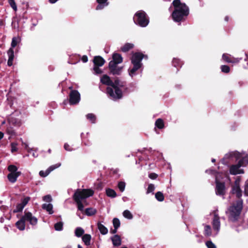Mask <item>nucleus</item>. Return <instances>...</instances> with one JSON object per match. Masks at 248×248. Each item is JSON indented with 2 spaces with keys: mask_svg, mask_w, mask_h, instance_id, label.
I'll return each instance as SVG.
<instances>
[{
  "mask_svg": "<svg viewBox=\"0 0 248 248\" xmlns=\"http://www.w3.org/2000/svg\"><path fill=\"white\" fill-rule=\"evenodd\" d=\"M101 82L103 84L110 86L107 88V93L113 100L122 98L123 93L127 91V87L123 82L119 79H116L113 82L109 77L106 75L101 78Z\"/></svg>",
  "mask_w": 248,
  "mask_h": 248,
  "instance_id": "1",
  "label": "nucleus"
},
{
  "mask_svg": "<svg viewBox=\"0 0 248 248\" xmlns=\"http://www.w3.org/2000/svg\"><path fill=\"white\" fill-rule=\"evenodd\" d=\"M174 10L171 16L174 21L179 22L186 19L189 14V8L180 0H174L172 2Z\"/></svg>",
  "mask_w": 248,
  "mask_h": 248,
  "instance_id": "2",
  "label": "nucleus"
},
{
  "mask_svg": "<svg viewBox=\"0 0 248 248\" xmlns=\"http://www.w3.org/2000/svg\"><path fill=\"white\" fill-rule=\"evenodd\" d=\"M93 193V191L90 189H78L75 193L74 199L79 210L81 211L83 210L84 206L88 204V202L85 199L92 196Z\"/></svg>",
  "mask_w": 248,
  "mask_h": 248,
  "instance_id": "3",
  "label": "nucleus"
},
{
  "mask_svg": "<svg viewBox=\"0 0 248 248\" xmlns=\"http://www.w3.org/2000/svg\"><path fill=\"white\" fill-rule=\"evenodd\" d=\"M242 208V201L238 200L236 202V205L231 206L227 212L229 219L232 221L236 220L239 216Z\"/></svg>",
  "mask_w": 248,
  "mask_h": 248,
  "instance_id": "4",
  "label": "nucleus"
},
{
  "mask_svg": "<svg viewBox=\"0 0 248 248\" xmlns=\"http://www.w3.org/2000/svg\"><path fill=\"white\" fill-rule=\"evenodd\" d=\"M133 20L134 22L142 27H146L149 22V18L146 14L143 11L140 10L135 14Z\"/></svg>",
  "mask_w": 248,
  "mask_h": 248,
  "instance_id": "5",
  "label": "nucleus"
},
{
  "mask_svg": "<svg viewBox=\"0 0 248 248\" xmlns=\"http://www.w3.org/2000/svg\"><path fill=\"white\" fill-rule=\"evenodd\" d=\"M8 170L10 172L7 176L9 181L12 183H15L18 177L20 175V172L17 171V168L14 165H9Z\"/></svg>",
  "mask_w": 248,
  "mask_h": 248,
  "instance_id": "6",
  "label": "nucleus"
},
{
  "mask_svg": "<svg viewBox=\"0 0 248 248\" xmlns=\"http://www.w3.org/2000/svg\"><path fill=\"white\" fill-rule=\"evenodd\" d=\"M237 159V158L235 155H234ZM240 160L238 162V164L234 165L231 167L230 169V172L231 174L233 175H236L237 174L243 173L244 171L243 170L241 169L240 168L242 166L245 165V163H246L242 158H239Z\"/></svg>",
  "mask_w": 248,
  "mask_h": 248,
  "instance_id": "7",
  "label": "nucleus"
},
{
  "mask_svg": "<svg viewBox=\"0 0 248 248\" xmlns=\"http://www.w3.org/2000/svg\"><path fill=\"white\" fill-rule=\"evenodd\" d=\"M220 177V174L219 173L217 174L216 176V192L218 195H223L225 192V185L223 183H220L219 182Z\"/></svg>",
  "mask_w": 248,
  "mask_h": 248,
  "instance_id": "8",
  "label": "nucleus"
},
{
  "mask_svg": "<svg viewBox=\"0 0 248 248\" xmlns=\"http://www.w3.org/2000/svg\"><path fill=\"white\" fill-rule=\"evenodd\" d=\"M144 57V55L142 53L140 52H136L133 54L131 61V63L133 65H137L138 66L141 67L142 63L141 61Z\"/></svg>",
  "mask_w": 248,
  "mask_h": 248,
  "instance_id": "9",
  "label": "nucleus"
},
{
  "mask_svg": "<svg viewBox=\"0 0 248 248\" xmlns=\"http://www.w3.org/2000/svg\"><path fill=\"white\" fill-rule=\"evenodd\" d=\"M80 100L79 93L76 90H72L69 94V103L71 105L78 104Z\"/></svg>",
  "mask_w": 248,
  "mask_h": 248,
  "instance_id": "10",
  "label": "nucleus"
},
{
  "mask_svg": "<svg viewBox=\"0 0 248 248\" xmlns=\"http://www.w3.org/2000/svg\"><path fill=\"white\" fill-rule=\"evenodd\" d=\"M240 179H237L232 187V192L233 194H235L236 197L240 198L242 195V191L240 187Z\"/></svg>",
  "mask_w": 248,
  "mask_h": 248,
  "instance_id": "11",
  "label": "nucleus"
},
{
  "mask_svg": "<svg viewBox=\"0 0 248 248\" xmlns=\"http://www.w3.org/2000/svg\"><path fill=\"white\" fill-rule=\"evenodd\" d=\"M22 217L25 221L29 222L31 225H35L37 223V218L33 216L31 212H25Z\"/></svg>",
  "mask_w": 248,
  "mask_h": 248,
  "instance_id": "12",
  "label": "nucleus"
},
{
  "mask_svg": "<svg viewBox=\"0 0 248 248\" xmlns=\"http://www.w3.org/2000/svg\"><path fill=\"white\" fill-rule=\"evenodd\" d=\"M212 225L214 232H215V234H217L220 230V222L219 217L218 215L215 213L214 214V218L212 221Z\"/></svg>",
  "mask_w": 248,
  "mask_h": 248,
  "instance_id": "13",
  "label": "nucleus"
},
{
  "mask_svg": "<svg viewBox=\"0 0 248 248\" xmlns=\"http://www.w3.org/2000/svg\"><path fill=\"white\" fill-rule=\"evenodd\" d=\"M222 59L228 63H237L240 61L241 60V58H234L231 56V55L224 53L222 55Z\"/></svg>",
  "mask_w": 248,
  "mask_h": 248,
  "instance_id": "14",
  "label": "nucleus"
},
{
  "mask_svg": "<svg viewBox=\"0 0 248 248\" xmlns=\"http://www.w3.org/2000/svg\"><path fill=\"white\" fill-rule=\"evenodd\" d=\"M117 65H114L113 62H109V68L113 75H119L122 72L123 67H119Z\"/></svg>",
  "mask_w": 248,
  "mask_h": 248,
  "instance_id": "15",
  "label": "nucleus"
},
{
  "mask_svg": "<svg viewBox=\"0 0 248 248\" xmlns=\"http://www.w3.org/2000/svg\"><path fill=\"white\" fill-rule=\"evenodd\" d=\"M30 200L29 197H26L22 199L21 202L17 205L16 209L14 210V212H18L21 211L25 205L28 203Z\"/></svg>",
  "mask_w": 248,
  "mask_h": 248,
  "instance_id": "16",
  "label": "nucleus"
},
{
  "mask_svg": "<svg viewBox=\"0 0 248 248\" xmlns=\"http://www.w3.org/2000/svg\"><path fill=\"white\" fill-rule=\"evenodd\" d=\"M112 59L110 62H113L114 65L121 63L123 62L122 56L118 53H114L113 54Z\"/></svg>",
  "mask_w": 248,
  "mask_h": 248,
  "instance_id": "17",
  "label": "nucleus"
},
{
  "mask_svg": "<svg viewBox=\"0 0 248 248\" xmlns=\"http://www.w3.org/2000/svg\"><path fill=\"white\" fill-rule=\"evenodd\" d=\"M7 54L8 56L7 64L8 66H11L13 65V62L14 58V51L12 48H10L8 50Z\"/></svg>",
  "mask_w": 248,
  "mask_h": 248,
  "instance_id": "18",
  "label": "nucleus"
},
{
  "mask_svg": "<svg viewBox=\"0 0 248 248\" xmlns=\"http://www.w3.org/2000/svg\"><path fill=\"white\" fill-rule=\"evenodd\" d=\"M104 59L100 56H95L93 59L94 65L102 66L105 63Z\"/></svg>",
  "mask_w": 248,
  "mask_h": 248,
  "instance_id": "19",
  "label": "nucleus"
},
{
  "mask_svg": "<svg viewBox=\"0 0 248 248\" xmlns=\"http://www.w3.org/2000/svg\"><path fill=\"white\" fill-rule=\"evenodd\" d=\"M16 226L20 231H23L25 229V220L23 219V217L17 221L16 223Z\"/></svg>",
  "mask_w": 248,
  "mask_h": 248,
  "instance_id": "20",
  "label": "nucleus"
},
{
  "mask_svg": "<svg viewBox=\"0 0 248 248\" xmlns=\"http://www.w3.org/2000/svg\"><path fill=\"white\" fill-rule=\"evenodd\" d=\"M42 207L43 209L46 210L49 214L53 213V205L51 203H45L42 204Z\"/></svg>",
  "mask_w": 248,
  "mask_h": 248,
  "instance_id": "21",
  "label": "nucleus"
},
{
  "mask_svg": "<svg viewBox=\"0 0 248 248\" xmlns=\"http://www.w3.org/2000/svg\"><path fill=\"white\" fill-rule=\"evenodd\" d=\"M141 67L140 66H138L137 65H133L132 68H129L128 69L129 75L132 78L134 77L137 75V71Z\"/></svg>",
  "mask_w": 248,
  "mask_h": 248,
  "instance_id": "22",
  "label": "nucleus"
},
{
  "mask_svg": "<svg viewBox=\"0 0 248 248\" xmlns=\"http://www.w3.org/2000/svg\"><path fill=\"white\" fill-rule=\"evenodd\" d=\"M111 240L114 246H119L121 244V239L118 235H115L111 237Z\"/></svg>",
  "mask_w": 248,
  "mask_h": 248,
  "instance_id": "23",
  "label": "nucleus"
},
{
  "mask_svg": "<svg viewBox=\"0 0 248 248\" xmlns=\"http://www.w3.org/2000/svg\"><path fill=\"white\" fill-rule=\"evenodd\" d=\"M97 1L98 5L96 8V10H101L108 4V0H97Z\"/></svg>",
  "mask_w": 248,
  "mask_h": 248,
  "instance_id": "24",
  "label": "nucleus"
},
{
  "mask_svg": "<svg viewBox=\"0 0 248 248\" xmlns=\"http://www.w3.org/2000/svg\"><path fill=\"white\" fill-rule=\"evenodd\" d=\"M97 227L101 234L105 235L108 233V229L101 222H98Z\"/></svg>",
  "mask_w": 248,
  "mask_h": 248,
  "instance_id": "25",
  "label": "nucleus"
},
{
  "mask_svg": "<svg viewBox=\"0 0 248 248\" xmlns=\"http://www.w3.org/2000/svg\"><path fill=\"white\" fill-rule=\"evenodd\" d=\"M82 241L84 243V244L88 246L90 244V241L91 239V236L90 234H85L83 235L82 236Z\"/></svg>",
  "mask_w": 248,
  "mask_h": 248,
  "instance_id": "26",
  "label": "nucleus"
},
{
  "mask_svg": "<svg viewBox=\"0 0 248 248\" xmlns=\"http://www.w3.org/2000/svg\"><path fill=\"white\" fill-rule=\"evenodd\" d=\"M21 39L19 36L14 37L12 38V42H11V47L13 49L14 47H16V46L20 42Z\"/></svg>",
  "mask_w": 248,
  "mask_h": 248,
  "instance_id": "27",
  "label": "nucleus"
},
{
  "mask_svg": "<svg viewBox=\"0 0 248 248\" xmlns=\"http://www.w3.org/2000/svg\"><path fill=\"white\" fill-rule=\"evenodd\" d=\"M134 47V45L131 43H126L121 47V50L123 52H127Z\"/></svg>",
  "mask_w": 248,
  "mask_h": 248,
  "instance_id": "28",
  "label": "nucleus"
},
{
  "mask_svg": "<svg viewBox=\"0 0 248 248\" xmlns=\"http://www.w3.org/2000/svg\"><path fill=\"white\" fill-rule=\"evenodd\" d=\"M84 233V230L81 227H78L75 230V235L78 237H81Z\"/></svg>",
  "mask_w": 248,
  "mask_h": 248,
  "instance_id": "29",
  "label": "nucleus"
},
{
  "mask_svg": "<svg viewBox=\"0 0 248 248\" xmlns=\"http://www.w3.org/2000/svg\"><path fill=\"white\" fill-rule=\"evenodd\" d=\"M87 119L92 123H95L96 121V116L93 113H89L86 116Z\"/></svg>",
  "mask_w": 248,
  "mask_h": 248,
  "instance_id": "30",
  "label": "nucleus"
},
{
  "mask_svg": "<svg viewBox=\"0 0 248 248\" xmlns=\"http://www.w3.org/2000/svg\"><path fill=\"white\" fill-rule=\"evenodd\" d=\"M96 213V210L93 208H87L85 210V213L88 216L94 215Z\"/></svg>",
  "mask_w": 248,
  "mask_h": 248,
  "instance_id": "31",
  "label": "nucleus"
},
{
  "mask_svg": "<svg viewBox=\"0 0 248 248\" xmlns=\"http://www.w3.org/2000/svg\"><path fill=\"white\" fill-rule=\"evenodd\" d=\"M155 126L159 129H162L164 126V122L161 119H158L155 123Z\"/></svg>",
  "mask_w": 248,
  "mask_h": 248,
  "instance_id": "32",
  "label": "nucleus"
},
{
  "mask_svg": "<svg viewBox=\"0 0 248 248\" xmlns=\"http://www.w3.org/2000/svg\"><path fill=\"white\" fill-rule=\"evenodd\" d=\"M123 216L128 219L133 218V215L132 213L128 210H124L123 213Z\"/></svg>",
  "mask_w": 248,
  "mask_h": 248,
  "instance_id": "33",
  "label": "nucleus"
},
{
  "mask_svg": "<svg viewBox=\"0 0 248 248\" xmlns=\"http://www.w3.org/2000/svg\"><path fill=\"white\" fill-rule=\"evenodd\" d=\"M106 194L108 196L112 198H114L116 196V193L115 191L114 190L109 188L106 190Z\"/></svg>",
  "mask_w": 248,
  "mask_h": 248,
  "instance_id": "34",
  "label": "nucleus"
},
{
  "mask_svg": "<svg viewBox=\"0 0 248 248\" xmlns=\"http://www.w3.org/2000/svg\"><path fill=\"white\" fill-rule=\"evenodd\" d=\"M155 197L159 202H162L164 199L163 193L161 192H157L155 194Z\"/></svg>",
  "mask_w": 248,
  "mask_h": 248,
  "instance_id": "35",
  "label": "nucleus"
},
{
  "mask_svg": "<svg viewBox=\"0 0 248 248\" xmlns=\"http://www.w3.org/2000/svg\"><path fill=\"white\" fill-rule=\"evenodd\" d=\"M204 234L206 236H210L212 234L211 228L209 225H205L204 227Z\"/></svg>",
  "mask_w": 248,
  "mask_h": 248,
  "instance_id": "36",
  "label": "nucleus"
},
{
  "mask_svg": "<svg viewBox=\"0 0 248 248\" xmlns=\"http://www.w3.org/2000/svg\"><path fill=\"white\" fill-rule=\"evenodd\" d=\"M54 228L56 231H61L63 228V223L62 222H57L55 224Z\"/></svg>",
  "mask_w": 248,
  "mask_h": 248,
  "instance_id": "37",
  "label": "nucleus"
},
{
  "mask_svg": "<svg viewBox=\"0 0 248 248\" xmlns=\"http://www.w3.org/2000/svg\"><path fill=\"white\" fill-rule=\"evenodd\" d=\"M9 4L15 11H16L17 6L15 0H7Z\"/></svg>",
  "mask_w": 248,
  "mask_h": 248,
  "instance_id": "38",
  "label": "nucleus"
},
{
  "mask_svg": "<svg viewBox=\"0 0 248 248\" xmlns=\"http://www.w3.org/2000/svg\"><path fill=\"white\" fill-rule=\"evenodd\" d=\"M61 166V163H58L56 164L50 166L48 168V170L49 171L50 173L54 170L55 169L58 168Z\"/></svg>",
  "mask_w": 248,
  "mask_h": 248,
  "instance_id": "39",
  "label": "nucleus"
},
{
  "mask_svg": "<svg viewBox=\"0 0 248 248\" xmlns=\"http://www.w3.org/2000/svg\"><path fill=\"white\" fill-rule=\"evenodd\" d=\"M43 200L47 203H49L52 202V199L50 195H47L43 197Z\"/></svg>",
  "mask_w": 248,
  "mask_h": 248,
  "instance_id": "40",
  "label": "nucleus"
},
{
  "mask_svg": "<svg viewBox=\"0 0 248 248\" xmlns=\"http://www.w3.org/2000/svg\"><path fill=\"white\" fill-rule=\"evenodd\" d=\"M113 224L114 228L118 229L120 225L119 219L117 218H114L113 220Z\"/></svg>",
  "mask_w": 248,
  "mask_h": 248,
  "instance_id": "41",
  "label": "nucleus"
},
{
  "mask_svg": "<svg viewBox=\"0 0 248 248\" xmlns=\"http://www.w3.org/2000/svg\"><path fill=\"white\" fill-rule=\"evenodd\" d=\"M221 70L222 72L225 73H228L230 72V69L228 65H223L220 67Z\"/></svg>",
  "mask_w": 248,
  "mask_h": 248,
  "instance_id": "42",
  "label": "nucleus"
},
{
  "mask_svg": "<svg viewBox=\"0 0 248 248\" xmlns=\"http://www.w3.org/2000/svg\"><path fill=\"white\" fill-rule=\"evenodd\" d=\"M118 186L120 190L123 192L125 189V184L124 182H120L118 183Z\"/></svg>",
  "mask_w": 248,
  "mask_h": 248,
  "instance_id": "43",
  "label": "nucleus"
},
{
  "mask_svg": "<svg viewBox=\"0 0 248 248\" xmlns=\"http://www.w3.org/2000/svg\"><path fill=\"white\" fill-rule=\"evenodd\" d=\"M50 173L48 169L46 171L41 170L39 172V175L43 177L47 176Z\"/></svg>",
  "mask_w": 248,
  "mask_h": 248,
  "instance_id": "44",
  "label": "nucleus"
},
{
  "mask_svg": "<svg viewBox=\"0 0 248 248\" xmlns=\"http://www.w3.org/2000/svg\"><path fill=\"white\" fill-rule=\"evenodd\" d=\"M205 244L207 248H217L216 245L211 241H207Z\"/></svg>",
  "mask_w": 248,
  "mask_h": 248,
  "instance_id": "45",
  "label": "nucleus"
},
{
  "mask_svg": "<svg viewBox=\"0 0 248 248\" xmlns=\"http://www.w3.org/2000/svg\"><path fill=\"white\" fill-rule=\"evenodd\" d=\"M155 190V186L153 184H150L148 186L147 190V194H149L150 193L153 192Z\"/></svg>",
  "mask_w": 248,
  "mask_h": 248,
  "instance_id": "46",
  "label": "nucleus"
},
{
  "mask_svg": "<svg viewBox=\"0 0 248 248\" xmlns=\"http://www.w3.org/2000/svg\"><path fill=\"white\" fill-rule=\"evenodd\" d=\"M11 152L14 153L17 151V144L16 143L13 142L11 144Z\"/></svg>",
  "mask_w": 248,
  "mask_h": 248,
  "instance_id": "47",
  "label": "nucleus"
},
{
  "mask_svg": "<svg viewBox=\"0 0 248 248\" xmlns=\"http://www.w3.org/2000/svg\"><path fill=\"white\" fill-rule=\"evenodd\" d=\"M20 140L22 142V145H24L25 146V148L27 149V151L28 152L30 153V152H31V151H32V148H30L28 147V144L27 143L24 142L21 139H20Z\"/></svg>",
  "mask_w": 248,
  "mask_h": 248,
  "instance_id": "48",
  "label": "nucleus"
},
{
  "mask_svg": "<svg viewBox=\"0 0 248 248\" xmlns=\"http://www.w3.org/2000/svg\"><path fill=\"white\" fill-rule=\"evenodd\" d=\"M244 193L246 196H248V180L245 183L244 186Z\"/></svg>",
  "mask_w": 248,
  "mask_h": 248,
  "instance_id": "49",
  "label": "nucleus"
},
{
  "mask_svg": "<svg viewBox=\"0 0 248 248\" xmlns=\"http://www.w3.org/2000/svg\"><path fill=\"white\" fill-rule=\"evenodd\" d=\"M98 67V66L94 65L93 67V70L96 74H100L102 72L101 69Z\"/></svg>",
  "mask_w": 248,
  "mask_h": 248,
  "instance_id": "50",
  "label": "nucleus"
},
{
  "mask_svg": "<svg viewBox=\"0 0 248 248\" xmlns=\"http://www.w3.org/2000/svg\"><path fill=\"white\" fill-rule=\"evenodd\" d=\"M64 148L65 150L67 151H71L72 150V149L70 146V145L67 143H65L64 145Z\"/></svg>",
  "mask_w": 248,
  "mask_h": 248,
  "instance_id": "51",
  "label": "nucleus"
},
{
  "mask_svg": "<svg viewBox=\"0 0 248 248\" xmlns=\"http://www.w3.org/2000/svg\"><path fill=\"white\" fill-rule=\"evenodd\" d=\"M149 177L151 179H155L157 178V175L155 173H151L149 175Z\"/></svg>",
  "mask_w": 248,
  "mask_h": 248,
  "instance_id": "52",
  "label": "nucleus"
},
{
  "mask_svg": "<svg viewBox=\"0 0 248 248\" xmlns=\"http://www.w3.org/2000/svg\"><path fill=\"white\" fill-rule=\"evenodd\" d=\"M82 61L84 62H86L88 61V57L86 56H83L81 58Z\"/></svg>",
  "mask_w": 248,
  "mask_h": 248,
  "instance_id": "53",
  "label": "nucleus"
},
{
  "mask_svg": "<svg viewBox=\"0 0 248 248\" xmlns=\"http://www.w3.org/2000/svg\"><path fill=\"white\" fill-rule=\"evenodd\" d=\"M3 133L0 132V140L3 137Z\"/></svg>",
  "mask_w": 248,
  "mask_h": 248,
  "instance_id": "54",
  "label": "nucleus"
},
{
  "mask_svg": "<svg viewBox=\"0 0 248 248\" xmlns=\"http://www.w3.org/2000/svg\"><path fill=\"white\" fill-rule=\"evenodd\" d=\"M58 0H49V1L51 3H55Z\"/></svg>",
  "mask_w": 248,
  "mask_h": 248,
  "instance_id": "55",
  "label": "nucleus"
},
{
  "mask_svg": "<svg viewBox=\"0 0 248 248\" xmlns=\"http://www.w3.org/2000/svg\"><path fill=\"white\" fill-rule=\"evenodd\" d=\"M117 229L114 228L113 230L111 232L112 233H115L117 232Z\"/></svg>",
  "mask_w": 248,
  "mask_h": 248,
  "instance_id": "56",
  "label": "nucleus"
},
{
  "mask_svg": "<svg viewBox=\"0 0 248 248\" xmlns=\"http://www.w3.org/2000/svg\"><path fill=\"white\" fill-rule=\"evenodd\" d=\"M4 25L3 21L2 20L0 19V26H3Z\"/></svg>",
  "mask_w": 248,
  "mask_h": 248,
  "instance_id": "57",
  "label": "nucleus"
},
{
  "mask_svg": "<svg viewBox=\"0 0 248 248\" xmlns=\"http://www.w3.org/2000/svg\"><path fill=\"white\" fill-rule=\"evenodd\" d=\"M32 156L34 157H37L38 156V155L37 154H35L34 153H33L32 154Z\"/></svg>",
  "mask_w": 248,
  "mask_h": 248,
  "instance_id": "58",
  "label": "nucleus"
},
{
  "mask_svg": "<svg viewBox=\"0 0 248 248\" xmlns=\"http://www.w3.org/2000/svg\"><path fill=\"white\" fill-rule=\"evenodd\" d=\"M215 161H216V160H215V159H214V158H213V159H212V162H215Z\"/></svg>",
  "mask_w": 248,
  "mask_h": 248,
  "instance_id": "59",
  "label": "nucleus"
},
{
  "mask_svg": "<svg viewBox=\"0 0 248 248\" xmlns=\"http://www.w3.org/2000/svg\"><path fill=\"white\" fill-rule=\"evenodd\" d=\"M78 248H82V247L80 245H78Z\"/></svg>",
  "mask_w": 248,
  "mask_h": 248,
  "instance_id": "60",
  "label": "nucleus"
},
{
  "mask_svg": "<svg viewBox=\"0 0 248 248\" xmlns=\"http://www.w3.org/2000/svg\"><path fill=\"white\" fill-rule=\"evenodd\" d=\"M5 124V121H3V122H2V123H1V124Z\"/></svg>",
  "mask_w": 248,
  "mask_h": 248,
  "instance_id": "61",
  "label": "nucleus"
},
{
  "mask_svg": "<svg viewBox=\"0 0 248 248\" xmlns=\"http://www.w3.org/2000/svg\"><path fill=\"white\" fill-rule=\"evenodd\" d=\"M48 152L49 153H51V150L50 149H49L48 151Z\"/></svg>",
  "mask_w": 248,
  "mask_h": 248,
  "instance_id": "62",
  "label": "nucleus"
},
{
  "mask_svg": "<svg viewBox=\"0 0 248 248\" xmlns=\"http://www.w3.org/2000/svg\"><path fill=\"white\" fill-rule=\"evenodd\" d=\"M225 20H226V21H228V17H225Z\"/></svg>",
  "mask_w": 248,
  "mask_h": 248,
  "instance_id": "63",
  "label": "nucleus"
},
{
  "mask_svg": "<svg viewBox=\"0 0 248 248\" xmlns=\"http://www.w3.org/2000/svg\"><path fill=\"white\" fill-rule=\"evenodd\" d=\"M122 248H126L125 247H122Z\"/></svg>",
  "mask_w": 248,
  "mask_h": 248,
  "instance_id": "64",
  "label": "nucleus"
}]
</instances>
